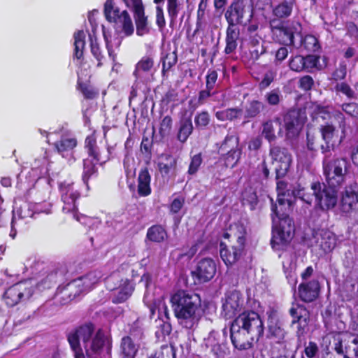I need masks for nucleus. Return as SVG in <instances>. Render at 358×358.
Instances as JSON below:
<instances>
[{
	"instance_id": "1",
	"label": "nucleus",
	"mask_w": 358,
	"mask_h": 358,
	"mask_svg": "<svg viewBox=\"0 0 358 358\" xmlns=\"http://www.w3.org/2000/svg\"><path fill=\"white\" fill-rule=\"evenodd\" d=\"M264 322L255 311L240 314L232 322L229 329L233 345L238 350H247L264 335Z\"/></svg>"
},
{
	"instance_id": "2",
	"label": "nucleus",
	"mask_w": 358,
	"mask_h": 358,
	"mask_svg": "<svg viewBox=\"0 0 358 358\" xmlns=\"http://www.w3.org/2000/svg\"><path fill=\"white\" fill-rule=\"evenodd\" d=\"M94 326H80L68 334V341L75 358H98L105 343L101 331L94 334Z\"/></svg>"
},
{
	"instance_id": "3",
	"label": "nucleus",
	"mask_w": 358,
	"mask_h": 358,
	"mask_svg": "<svg viewBox=\"0 0 358 358\" xmlns=\"http://www.w3.org/2000/svg\"><path fill=\"white\" fill-rule=\"evenodd\" d=\"M171 303L176 317L183 327L192 329L201 317V301L199 295L184 290H178L171 297Z\"/></svg>"
},
{
	"instance_id": "4",
	"label": "nucleus",
	"mask_w": 358,
	"mask_h": 358,
	"mask_svg": "<svg viewBox=\"0 0 358 358\" xmlns=\"http://www.w3.org/2000/svg\"><path fill=\"white\" fill-rule=\"evenodd\" d=\"M273 213V236L271 245L273 248L280 249L289 243L294 234V225L292 220L280 209L276 204L272 205Z\"/></svg>"
},
{
	"instance_id": "5",
	"label": "nucleus",
	"mask_w": 358,
	"mask_h": 358,
	"mask_svg": "<svg viewBox=\"0 0 358 358\" xmlns=\"http://www.w3.org/2000/svg\"><path fill=\"white\" fill-rule=\"evenodd\" d=\"M331 153L324 155L323 172L328 185L338 187L345 182L351 164L346 158H337L331 160Z\"/></svg>"
},
{
	"instance_id": "6",
	"label": "nucleus",
	"mask_w": 358,
	"mask_h": 358,
	"mask_svg": "<svg viewBox=\"0 0 358 358\" xmlns=\"http://www.w3.org/2000/svg\"><path fill=\"white\" fill-rule=\"evenodd\" d=\"M331 153L324 155L323 172L328 185L338 187L345 182L351 164L346 158H337L331 160Z\"/></svg>"
},
{
	"instance_id": "7",
	"label": "nucleus",
	"mask_w": 358,
	"mask_h": 358,
	"mask_svg": "<svg viewBox=\"0 0 358 358\" xmlns=\"http://www.w3.org/2000/svg\"><path fill=\"white\" fill-rule=\"evenodd\" d=\"M102 275L99 271H94L87 275L68 283L62 291L64 296H69V301L75 299L80 294L87 292L98 283Z\"/></svg>"
},
{
	"instance_id": "8",
	"label": "nucleus",
	"mask_w": 358,
	"mask_h": 358,
	"mask_svg": "<svg viewBox=\"0 0 358 358\" xmlns=\"http://www.w3.org/2000/svg\"><path fill=\"white\" fill-rule=\"evenodd\" d=\"M85 149L92 159H85L83 160V172L82 179L83 182L88 187V182L90 179L97 177V168L96 164L101 163L99 148L96 145V138L94 136H89L85 139Z\"/></svg>"
},
{
	"instance_id": "9",
	"label": "nucleus",
	"mask_w": 358,
	"mask_h": 358,
	"mask_svg": "<svg viewBox=\"0 0 358 358\" xmlns=\"http://www.w3.org/2000/svg\"><path fill=\"white\" fill-rule=\"evenodd\" d=\"M104 13L106 19L113 22L117 31H121L125 36H131L134 31V24L127 10L120 13L117 7H114L113 0H106L104 6Z\"/></svg>"
},
{
	"instance_id": "10",
	"label": "nucleus",
	"mask_w": 358,
	"mask_h": 358,
	"mask_svg": "<svg viewBox=\"0 0 358 358\" xmlns=\"http://www.w3.org/2000/svg\"><path fill=\"white\" fill-rule=\"evenodd\" d=\"M36 283L32 280L19 282L8 288L3 295L6 303L10 307L22 300L29 299L34 292Z\"/></svg>"
},
{
	"instance_id": "11",
	"label": "nucleus",
	"mask_w": 358,
	"mask_h": 358,
	"mask_svg": "<svg viewBox=\"0 0 358 358\" xmlns=\"http://www.w3.org/2000/svg\"><path fill=\"white\" fill-rule=\"evenodd\" d=\"M337 187H326L318 182L311 185L310 191L313 192L317 204L322 210L333 208L337 203Z\"/></svg>"
},
{
	"instance_id": "12",
	"label": "nucleus",
	"mask_w": 358,
	"mask_h": 358,
	"mask_svg": "<svg viewBox=\"0 0 358 358\" xmlns=\"http://www.w3.org/2000/svg\"><path fill=\"white\" fill-rule=\"evenodd\" d=\"M270 155L275 165L276 179L284 178L291 166L292 155L286 148L273 146L270 148Z\"/></svg>"
},
{
	"instance_id": "13",
	"label": "nucleus",
	"mask_w": 358,
	"mask_h": 358,
	"mask_svg": "<svg viewBox=\"0 0 358 358\" xmlns=\"http://www.w3.org/2000/svg\"><path fill=\"white\" fill-rule=\"evenodd\" d=\"M248 15L252 17V10L243 0L234 1L227 9L224 17L229 25L242 24L244 18Z\"/></svg>"
},
{
	"instance_id": "14",
	"label": "nucleus",
	"mask_w": 358,
	"mask_h": 358,
	"mask_svg": "<svg viewBox=\"0 0 358 358\" xmlns=\"http://www.w3.org/2000/svg\"><path fill=\"white\" fill-rule=\"evenodd\" d=\"M305 112L301 109L292 108L284 117V125L287 138H294L298 136L305 120Z\"/></svg>"
},
{
	"instance_id": "15",
	"label": "nucleus",
	"mask_w": 358,
	"mask_h": 358,
	"mask_svg": "<svg viewBox=\"0 0 358 358\" xmlns=\"http://www.w3.org/2000/svg\"><path fill=\"white\" fill-rule=\"evenodd\" d=\"M204 346L209 358H224L227 354V349L224 341H221L220 334L214 330L204 339Z\"/></svg>"
},
{
	"instance_id": "16",
	"label": "nucleus",
	"mask_w": 358,
	"mask_h": 358,
	"mask_svg": "<svg viewBox=\"0 0 358 358\" xmlns=\"http://www.w3.org/2000/svg\"><path fill=\"white\" fill-rule=\"evenodd\" d=\"M268 337L276 343H280L285 336L282 318L278 311L270 309L267 311Z\"/></svg>"
},
{
	"instance_id": "17",
	"label": "nucleus",
	"mask_w": 358,
	"mask_h": 358,
	"mask_svg": "<svg viewBox=\"0 0 358 358\" xmlns=\"http://www.w3.org/2000/svg\"><path fill=\"white\" fill-rule=\"evenodd\" d=\"M192 273L199 282H208L216 273V264L210 258H203L198 262L196 268L192 271Z\"/></svg>"
},
{
	"instance_id": "18",
	"label": "nucleus",
	"mask_w": 358,
	"mask_h": 358,
	"mask_svg": "<svg viewBox=\"0 0 358 358\" xmlns=\"http://www.w3.org/2000/svg\"><path fill=\"white\" fill-rule=\"evenodd\" d=\"M243 306V299L239 292L233 291L229 292L222 305V315L226 319L234 317L240 312Z\"/></svg>"
},
{
	"instance_id": "19",
	"label": "nucleus",
	"mask_w": 358,
	"mask_h": 358,
	"mask_svg": "<svg viewBox=\"0 0 358 358\" xmlns=\"http://www.w3.org/2000/svg\"><path fill=\"white\" fill-rule=\"evenodd\" d=\"M115 279V276H110L107 278V287L113 291V301L116 303H122L126 301L131 294L134 290V285L129 280H122L118 287H113L111 282Z\"/></svg>"
},
{
	"instance_id": "20",
	"label": "nucleus",
	"mask_w": 358,
	"mask_h": 358,
	"mask_svg": "<svg viewBox=\"0 0 358 358\" xmlns=\"http://www.w3.org/2000/svg\"><path fill=\"white\" fill-rule=\"evenodd\" d=\"M336 128L332 124H327L321 127V134L324 145H321L322 153L324 155L331 154L332 150H334L337 145L340 144L343 136L339 141L336 139L334 132Z\"/></svg>"
},
{
	"instance_id": "21",
	"label": "nucleus",
	"mask_w": 358,
	"mask_h": 358,
	"mask_svg": "<svg viewBox=\"0 0 358 358\" xmlns=\"http://www.w3.org/2000/svg\"><path fill=\"white\" fill-rule=\"evenodd\" d=\"M13 212V220L16 221L17 217L19 219H25L28 217H32L35 213H39L41 212H44L48 214L50 213V210H43L40 203H31L24 201L20 206V207H17V203H15V206Z\"/></svg>"
},
{
	"instance_id": "22",
	"label": "nucleus",
	"mask_w": 358,
	"mask_h": 358,
	"mask_svg": "<svg viewBox=\"0 0 358 358\" xmlns=\"http://www.w3.org/2000/svg\"><path fill=\"white\" fill-rule=\"evenodd\" d=\"M54 145L57 152L63 157H69V161L71 159L75 161L73 157V149L77 145V141L75 138L67 134H63L60 139L56 141Z\"/></svg>"
},
{
	"instance_id": "23",
	"label": "nucleus",
	"mask_w": 358,
	"mask_h": 358,
	"mask_svg": "<svg viewBox=\"0 0 358 358\" xmlns=\"http://www.w3.org/2000/svg\"><path fill=\"white\" fill-rule=\"evenodd\" d=\"M320 288V283L317 280L301 283L299 286V297L304 302H312L317 298Z\"/></svg>"
},
{
	"instance_id": "24",
	"label": "nucleus",
	"mask_w": 358,
	"mask_h": 358,
	"mask_svg": "<svg viewBox=\"0 0 358 358\" xmlns=\"http://www.w3.org/2000/svg\"><path fill=\"white\" fill-rule=\"evenodd\" d=\"M315 238L319 247L324 253L331 252L337 244L336 236L331 231L322 229L316 233Z\"/></svg>"
},
{
	"instance_id": "25",
	"label": "nucleus",
	"mask_w": 358,
	"mask_h": 358,
	"mask_svg": "<svg viewBox=\"0 0 358 358\" xmlns=\"http://www.w3.org/2000/svg\"><path fill=\"white\" fill-rule=\"evenodd\" d=\"M244 248L240 245L227 247L224 243L220 245V254L226 265L236 262L243 255Z\"/></svg>"
},
{
	"instance_id": "26",
	"label": "nucleus",
	"mask_w": 358,
	"mask_h": 358,
	"mask_svg": "<svg viewBox=\"0 0 358 358\" xmlns=\"http://www.w3.org/2000/svg\"><path fill=\"white\" fill-rule=\"evenodd\" d=\"M290 315L294 318L292 324L299 323L296 334L299 337L303 336L307 330L308 314L306 309L301 306L292 307L289 310Z\"/></svg>"
},
{
	"instance_id": "27",
	"label": "nucleus",
	"mask_w": 358,
	"mask_h": 358,
	"mask_svg": "<svg viewBox=\"0 0 358 358\" xmlns=\"http://www.w3.org/2000/svg\"><path fill=\"white\" fill-rule=\"evenodd\" d=\"M277 180H278L277 182V201L280 210L282 211L283 209H286L287 207L289 208L292 204V188H288V184L285 181L280 180V179Z\"/></svg>"
},
{
	"instance_id": "28",
	"label": "nucleus",
	"mask_w": 358,
	"mask_h": 358,
	"mask_svg": "<svg viewBox=\"0 0 358 358\" xmlns=\"http://www.w3.org/2000/svg\"><path fill=\"white\" fill-rule=\"evenodd\" d=\"M277 22L276 20H272L270 21V27L272 31L274 34H278L280 37V43L286 45H291L294 44V34L293 32L288 28L284 27L281 22L278 24H275Z\"/></svg>"
},
{
	"instance_id": "29",
	"label": "nucleus",
	"mask_w": 358,
	"mask_h": 358,
	"mask_svg": "<svg viewBox=\"0 0 358 358\" xmlns=\"http://www.w3.org/2000/svg\"><path fill=\"white\" fill-rule=\"evenodd\" d=\"M341 208L344 213H350L358 208V193L351 189H346L341 201Z\"/></svg>"
},
{
	"instance_id": "30",
	"label": "nucleus",
	"mask_w": 358,
	"mask_h": 358,
	"mask_svg": "<svg viewBox=\"0 0 358 358\" xmlns=\"http://www.w3.org/2000/svg\"><path fill=\"white\" fill-rule=\"evenodd\" d=\"M239 29L235 26L228 24L226 31V47L224 52L227 55L234 53L237 48V40L239 38Z\"/></svg>"
},
{
	"instance_id": "31",
	"label": "nucleus",
	"mask_w": 358,
	"mask_h": 358,
	"mask_svg": "<svg viewBox=\"0 0 358 358\" xmlns=\"http://www.w3.org/2000/svg\"><path fill=\"white\" fill-rule=\"evenodd\" d=\"M151 177L147 168L141 169L138 177V194L141 196H147L151 193Z\"/></svg>"
},
{
	"instance_id": "32",
	"label": "nucleus",
	"mask_w": 358,
	"mask_h": 358,
	"mask_svg": "<svg viewBox=\"0 0 358 358\" xmlns=\"http://www.w3.org/2000/svg\"><path fill=\"white\" fill-rule=\"evenodd\" d=\"M247 230L245 226L243 223H235L231 225L229 232L224 234V237L233 236L236 239L238 245L245 247V236Z\"/></svg>"
},
{
	"instance_id": "33",
	"label": "nucleus",
	"mask_w": 358,
	"mask_h": 358,
	"mask_svg": "<svg viewBox=\"0 0 358 358\" xmlns=\"http://www.w3.org/2000/svg\"><path fill=\"white\" fill-rule=\"evenodd\" d=\"M294 3L295 0H283L273 8V15L278 19L289 17L292 15Z\"/></svg>"
},
{
	"instance_id": "34",
	"label": "nucleus",
	"mask_w": 358,
	"mask_h": 358,
	"mask_svg": "<svg viewBox=\"0 0 358 358\" xmlns=\"http://www.w3.org/2000/svg\"><path fill=\"white\" fill-rule=\"evenodd\" d=\"M184 8L183 0H166V10L170 20V27H173L179 13Z\"/></svg>"
},
{
	"instance_id": "35",
	"label": "nucleus",
	"mask_w": 358,
	"mask_h": 358,
	"mask_svg": "<svg viewBox=\"0 0 358 358\" xmlns=\"http://www.w3.org/2000/svg\"><path fill=\"white\" fill-rule=\"evenodd\" d=\"M264 108V103L259 100H248L244 107V118L248 120L256 117Z\"/></svg>"
},
{
	"instance_id": "36",
	"label": "nucleus",
	"mask_w": 358,
	"mask_h": 358,
	"mask_svg": "<svg viewBox=\"0 0 358 358\" xmlns=\"http://www.w3.org/2000/svg\"><path fill=\"white\" fill-rule=\"evenodd\" d=\"M120 349L122 358H135L138 346L134 343L131 337L124 336L122 338Z\"/></svg>"
},
{
	"instance_id": "37",
	"label": "nucleus",
	"mask_w": 358,
	"mask_h": 358,
	"mask_svg": "<svg viewBox=\"0 0 358 358\" xmlns=\"http://www.w3.org/2000/svg\"><path fill=\"white\" fill-rule=\"evenodd\" d=\"M146 237L152 242L162 243L166 239L167 233L162 226L156 224L148 228Z\"/></svg>"
},
{
	"instance_id": "38",
	"label": "nucleus",
	"mask_w": 358,
	"mask_h": 358,
	"mask_svg": "<svg viewBox=\"0 0 358 358\" xmlns=\"http://www.w3.org/2000/svg\"><path fill=\"white\" fill-rule=\"evenodd\" d=\"M103 37L106 42L108 56L113 62H115L117 57L115 50L118 49L120 46L122 38L118 36L112 37L111 36L107 35L105 32L103 33Z\"/></svg>"
},
{
	"instance_id": "39",
	"label": "nucleus",
	"mask_w": 358,
	"mask_h": 358,
	"mask_svg": "<svg viewBox=\"0 0 358 358\" xmlns=\"http://www.w3.org/2000/svg\"><path fill=\"white\" fill-rule=\"evenodd\" d=\"M292 194L294 198L300 199L308 205H310L315 198L313 192H310L301 184H297L292 187Z\"/></svg>"
},
{
	"instance_id": "40",
	"label": "nucleus",
	"mask_w": 358,
	"mask_h": 358,
	"mask_svg": "<svg viewBox=\"0 0 358 358\" xmlns=\"http://www.w3.org/2000/svg\"><path fill=\"white\" fill-rule=\"evenodd\" d=\"M243 110L239 108H229L223 110L217 111L215 117L220 121H234L241 117Z\"/></svg>"
},
{
	"instance_id": "41",
	"label": "nucleus",
	"mask_w": 358,
	"mask_h": 358,
	"mask_svg": "<svg viewBox=\"0 0 358 358\" xmlns=\"http://www.w3.org/2000/svg\"><path fill=\"white\" fill-rule=\"evenodd\" d=\"M193 131V124L190 118L180 120L177 138L181 143H185Z\"/></svg>"
},
{
	"instance_id": "42",
	"label": "nucleus",
	"mask_w": 358,
	"mask_h": 358,
	"mask_svg": "<svg viewBox=\"0 0 358 358\" xmlns=\"http://www.w3.org/2000/svg\"><path fill=\"white\" fill-rule=\"evenodd\" d=\"M136 25V34L143 36L149 32L148 18L145 15V10L138 11L134 14Z\"/></svg>"
},
{
	"instance_id": "43",
	"label": "nucleus",
	"mask_w": 358,
	"mask_h": 358,
	"mask_svg": "<svg viewBox=\"0 0 358 358\" xmlns=\"http://www.w3.org/2000/svg\"><path fill=\"white\" fill-rule=\"evenodd\" d=\"M61 199H69L73 196H80V192L75 187L74 183L69 181H64L59 185Z\"/></svg>"
},
{
	"instance_id": "44",
	"label": "nucleus",
	"mask_w": 358,
	"mask_h": 358,
	"mask_svg": "<svg viewBox=\"0 0 358 358\" xmlns=\"http://www.w3.org/2000/svg\"><path fill=\"white\" fill-rule=\"evenodd\" d=\"M74 57L80 59L83 57V50L85 45V34L83 31L80 30L74 34Z\"/></svg>"
},
{
	"instance_id": "45",
	"label": "nucleus",
	"mask_w": 358,
	"mask_h": 358,
	"mask_svg": "<svg viewBox=\"0 0 358 358\" xmlns=\"http://www.w3.org/2000/svg\"><path fill=\"white\" fill-rule=\"evenodd\" d=\"M239 138L234 131L229 132L222 143L220 150L225 152L229 150L239 148Z\"/></svg>"
},
{
	"instance_id": "46",
	"label": "nucleus",
	"mask_w": 358,
	"mask_h": 358,
	"mask_svg": "<svg viewBox=\"0 0 358 358\" xmlns=\"http://www.w3.org/2000/svg\"><path fill=\"white\" fill-rule=\"evenodd\" d=\"M346 339L344 336L338 334L334 337V350L338 355H342L344 358H350V347L345 345Z\"/></svg>"
},
{
	"instance_id": "47",
	"label": "nucleus",
	"mask_w": 358,
	"mask_h": 358,
	"mask_svg": "<svg viewBox=\"0 0 358 358\" xmlns=\"http://www.w3.org/2000/svg\"><path fill=\"white\" fill-rule=\"evenodd\" d=\"M153 59L148 56L143 57L136 64L134 75L136 78H141L143 72L149 71L153 66Z\"/></svg>"
},
{
	"instance_id": "48",
	"label": "nucleus",
	"mask_w": 358,
	"mask_h": 358,
	"mask_svg": "<svg viewBox=\"0 0 358 358\" xmlns=\"http://www.w3.org/2000/svg\"><path fill=\"white\" fill-rule=\"evenodd\" d=\"M80 196L71 197L69 199H62L63 202L62 211L64 213H71L73 217L78 221H80V217L77 215V201Z\"/></svg>"
},
{
	"instance_id": "49",
	"label": "nucleus",
	"mask_w": 358,
	"mask_h": 358,
	"mask_svg": "<svg viewBox=\"0 0 358 358\" xmlns=\"http://www.w3.org/2000/svg\"><path fill=\"white\" fill-rule=\"evenodd\" d=\"M282 266L289 284L293 287H295L296 284V275L292 273V271L295 268V263L293 262L292 256L289 257L286 261L284 260L282 262Z\"/></svg>"
},
{
	"instance_id": "50",
	"label": "nucleus",
	"mask_w": 358,
	"mask_h": 358,
	"mask_svg": "<svg viewBox=\"0 0 358 358\" xmlns=\"http://www.w3.org/2000/svg\"><path fill=\"white\" fill-rule=\"evenodd\" d=\"M342 110L331 108V110L328 111L330 117H332L338 124L339 128L341 129L343 137H345V133L347 129L346 118L343 113Z\"/></svg>"
},
{
	"instance_id": "51",
	"label": "nucleus",
	"mask_w": 358,
	"mask_h": 358,
	"mask_svg": "<svg viewBox=\"0 0 358 358\" xmlns=\"http://www.w3.org/2000/svg\"><path fill=\"white\" fill-rule=\"evenodd\" d=\"M226 152V156H225V165L227 167H234L237 163L238 162L241 156V148H235L233 150H229Z\"/></svg>"
},
{
	"instance_id": "52",
	"label": "nucleus",
	"mask_w": 358,
	"mask_h": 358,
	"mask_svg": "<svg viewBox=\"0 0 358 358\" xmlns=\"http://www.w3.org/2000/svg\"><path fill=\"white\" fill-rule=\"evenodd\" d=\"M162 75L166 76V73L176 64L178 57L176 54L173 52L166 54L162 57Z\"/></svg>"
},
{
	"instance_id": "53",
	"label": "nucleus",
	"mask_w": 358,
	"mask_h": 358,
	"mask_svg": "<svg viewBox=\"0 0 358 358\" xmlns=\"http://www.w3.org/2000/svg\"><path fill=\"white\" fill-rule=\"evenodd\" d=\"M165 159L166 162H160L158 164V167L162 175L167 176L171 170L175 169L176 159L170 155H166Z\"/></svg>"
},
{
	"instance_id": "54",
	"label": "nucleus",
	"mask_w": 358,
	"mask_h": 358,
	"mask_svg": "<svg viewBox=\"0 0 358 358\" xmlns=\"http://www.w3.org/2000/svg\"><path fill=\"white\" fill-rule=\"evenodd\" d=\"M302 45L308 52H317L320 48L318 40L313 35H306L302 41Z\"/></svg>"
},
{
	"instance_id": "55",
	"label": "nucleus",
	"mask_w": 358,
	"mask_h": 358,
	"mask_svg": "<svg viewBox=\"0 0 358 358\" xmlns=\"http://www.w3.org/2000/svg\"><path fill=\"white\" fill-rule=\"evenodd\" d=\"M210 122V116L207 111L197 113L194 117V124L198 129H203L206 128Z\"/></svg>"
},
{
	"instance_id": "56",
	"label": "nucleus",
	"mask_w": 358,
	"mask_h": 358,
	"mask_svg": "<svg viewBox=\"0 0 358 358\" xmlns=\"http://www.w3.org/2000/svg\"><path fill=\"white\" fill-rule=\"evenodd\" d=\"M335 90L336 92H340L345 95L348 99H356L358 98L357 94L347 83H338L335 86Z\"/></svg>"
},
{
	"instance_id": "57",
	"label": "nucleus",
	"mask_w": 358,
	"mask_h": 358,
	"mask_svg": "<svg viewBox=\"0 0 358 358\" xmlns=\"http://www.w3.org/2000/svg\"><path fill=\"white\" fill-rule=\"evenodd\" d=\"M262 134L269 143H272L275 140L276 136L271 120H268L262 124Z\"/></svg>"
},
{
	"instance_id": "58",
	"label": "nucleus",
	"mask_w": 358,
	"mask_h": 358,
	"mask_svg": "<svg viewBox=\"0 0 358 358\" xmlns=\"http://www.w3.org/2000/svg\"><path fill=\"white\" fill-rule=\"evenodd\" d=\"M341 108L346 115L352 118H358V103L355 102L343 103Z\"/></svg>"
},
{
	"instance_id": "59",
	"label": "nucleus",
	"mask_w": 358,
	"mask_h": 358,
	"mask_svg": "<svg viewBox=\"0 0 358 358\" xmlns=\"http://www.w3.org/2000/svg\"><path fill=\"white\" fill-rule=\"evenodd\" d=\"M202 157L200 153L194 155L191 158V162L187 171L188 175L193 176L196 174L202 164Z\"/></svg>"
},
{
	"instance_id": "60",
	"label": "nucleus",
	"mask_w": 358,
	"mask_h": 358,
	"mask_svg": "<svg viewBox=\"0 0 358 358\" xmlns=\"http://www.w3.org/2000/svg\"><path fill=\"white\" fill-rule=\"evenodd\" d=\"M282 98V94L279 90L275 89L265 94V100L271 106L278 105Z\"/></svg>"
},
{
	"instance_id": "61",
	"label": "nucleus",
	"mask_w": 358,
	"mask_h": 358,
	"mask_svg": "<svg viewBox=\"0 0 358 358\" xmlns=\"http://www.w3.org/2000/svg\"><path fill=\"white\" fill-rule=\"evenodd\" d=\"M289 66L291 70L296 72H301L305 71L303 57L301 55H296L292 57L289 60Z\"/></svg>"
},
{
	"instance_id": "62",
	"label": "nucleus",
	"mask_w": 358,
	"mask_h": 358,
	"mask_svg": "<svg viewBox=\"0 0 358 358\" xmlns=\"http://www.w3.org/2000/svg\"><path fill=\"white\" fill-rule=\"evenodd\" d=\"M91 40V52L92 55L96 58V59L98 61L97 66L101 67L103 65L102 60L103 59L104 57L102 55L100 48L96 43V40L93 41L92 38H90Z\"/></svg>"
},
{
	"instance_id": "63",
	"label": "nucleus",
	"mask_w": 358,
	"mask_h": 358,
	"mask_svg": "<svg viewBox=\"0 0 358 358\" xmlns=\"http://www.w3.org/2000/svg\"><path fill=\"white\" fill-rule=\"evenodd\" d=\"M172 127V119L170 116H165L161 122L159 133L162 136H165L171 131Z\"/></svg>"
},
{
	"instance_id": "64",
	"label": "nucleus",
	"mask_w": 358,
	"mask_h": 358,
	"mask_svg": "<svg viewBox=\"0 0 358 358\" xmlns=\"http://www.w3.org/2000/svg\"><path fill=\"white\" fill-rule=\"evenodd\" d=\"M217 72L215 70L209 69L206 75V88L209 90H213L217 80Z\"/></svg>"
}]
</instances>
